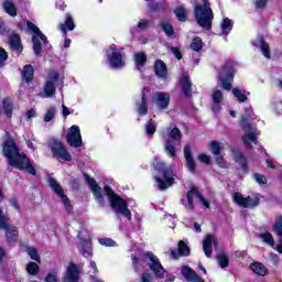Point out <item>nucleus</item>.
I'll use <instances>...</instances> for the list:
<instances>
[{
  "mask_svg": "<svg viewBox=\"0 0 282 282\" xmlns=\"http://www.w3.org/2000/svg\"><path fill=\"white\" fill-rule=\"evenodd\" d=\"M149 96H151V88L145 87L142 90L141 100L137 102V111L140 116H147V111H149L148 100Z\"/></svg>",
  "mask_w": 282,
  "mask_h": 282,
  "instance_id": "nucleus-19",
  "label": "nucleus"
},
{
  "mask_svg": "<svg viewBox=\"0 0 282 282\" xmlns=\"http://www.w3.org/2000/svg\"><path fill=\"white\" fill-rule=\"evenodd\" d=\"M253 1L258 10H263V8H265V3H268V0H253Z\"/></svg>",
  "mask_w": 282,
  "mask_h": 282,
  "instance_id": "nucleus-59",
  "label": "nucleus"
},
{
  "mask_svg": "<svg viewBox=\"0 0 282 282\" xmlns=\"http://www.w3.org/2000/svg\"><path fill=\"white\" fill-rule=\"evenodd\" d=\"M212 111L213 113H219L221 111V102H224V91L214 90L212 94Z\"/></svg>",
  "mask_w": 282,
  "mask_h": 282,
  "instance_id": "nucleus-22",
  "label": "nucleus"
},
{
  "mask_svg": "<svg viewBox=\"0 0 282 282\" xmlns=\"http://www.w3.org/2000/svg\"><path fill=\"white\" fill-rule=\"evenodd\" d=\"M274 232L282 238V216H276L273 224Z\"/></svg>",
  "mask_w": 282,
  "mask_h": 282,
  "instance_id": "nucleus-44",
  "label": "nucleus"
},
{
  "mask_svg": "<svg viewBox=\"0 0 282 282\" xmlns=\"http://www.w3.org/2000/svg\"><path fill=\"white\" fill-rule=\"evenodd\" d=\"M145 257L148 259V265L153 274L158 279H163L164 274H166V269H164L162 262H160V258H158V256L153 254L151 251L147 252Z\"/></svg>",
  "mask_w": 282,
  "mask_h": 282,
  "instance_id": "nucleus-11",
  "label": "nucleus"
},
{
  "mask_svg": "<svg viewBox=\"0 0 282 282\" xmlns=\"http://www.w3.org/2000/svg\"><path fill=\"white\" fill-rule=\"evenodd\" d=\"M141 282H153V275L150 273H143L141 275Z\"/></svg>",
  "mask_w": 282,
  "mask_h": 282,
  "instance_id": "nucleus-60",
  "label": "nucleus"
},
{
  "mask_svg": "<svg viewBox=\"0 0 282 282\" xmlns=\"http://www.w3.org/2000/svg\"><path fill=\"white\" fill-rule=\"evenodd\" d=\"M26 271L29 272V274H32L33 276L39 274V264H36V262H30L26 265Z\"/></svg>",
  "mask_w": 282,
  "mask_h": 282,
  "instance_id": "nucleus-51",
  "label": "nucleus"
},
{
  "mask_svg": "<svg viewBox=\"0 0 282 282\" xmlns=\"http://www.w3.org/2000/svg\"><path fill=\"white\" fill-rule=\"evenodd\" d=\"M217 260H218L220 268H228L229 260H228V256L226 253H219L217 256Z\"/></svg>",
  "mask_w": 282,
  "mask_h": 282,
  "instance_id": "nucleus-50",
  "label": "nucleus"
},
{
  "mask_svg": "<svg viewBox=\"0 0 282 282\" xmlns=\"http://www.w3.org/2000/svg\"><path fill=\"white\" fill-rule=\"evenodd\" d=\"M161 28L163 32L169 36L170 39H175V31L173 30V25L167 20H163L161 22Z\"/></svg>",
  "mask_w": 282,
  "mask_h": 282,
  "instance_id": "nucleus-36",
  "label": "nucleus"
},
{
  "mask_svg": "<svg viewBox=\"0 0 282 282\" xmlns=\"http://www.w3.org/2000/svg\"><path fill=\"white\" fill-rule=\"evenodd\" d=\"M260 239L263 241V243H267V246H274V237H272V234L270 231H263L260 234Z\"/></svg>",
  "mask_w": 282,
  "mask_h": 282,
  "instance_id": "nucleus-42",
  "label": "nucleus"
},
{
  "mask_svg": "<svg viewBox=\"0 0 282 282\" xmlns=\"http://www.w3.org/2000/svg\"><path fill=\"white\" fill-rule=\"evenodd\" d=\"M199 162H203V164H210V155L207 154H200L198 155Z\"/></svg>",
  "mask_w": 282,
  "mask_h": 282,
  "instance_id": "nucleus-58",
  "label": "nucleus"
},
{
  "mask_svg": "<svg viewBox=\"0 0 282 282\" xmlns=\"http://www.w3.org/2000/svg\"><path fill=\"white\" fill-rule=\"evenodd\" d=\"M24 252H26L33 261H37V263L41 262V258L39 257V250H36V248L25 246L24 247Z\"/></svg>",
  "mask_w": 282,
  "mask_h": 282,
  "instance_id": "nucleus-41",
  "label": "nucleus"
},
{
  "mask_svg": "<svg viewBox=\"0 0 282 282\" xmlns=\"http://www.w3.org/2000/svg\"><path fill=\"white\" fill-rule=\"evenodd\" d=\"M0 112L4 113L7 118H12V101L10 99H3Z\"/></svg>",
  "mask_w": 282,
  "mask_h": 282,
  "instance_id": "nucleus-37",
  "label": "nucleus"
},
{
  "mask_svg": "<svg viewBox=\"0 0 282 282\" xmlns=\"http://www.w3.org/2000/svg\"><path fill=\"white\" fill-rule=\"evenodd\" d=\"M149 20H141L137 26H133L132 29H130V34H132L133 36H137L138 32H140V30H147V28H149Z\"/></svg>",
  "mask_w": 282,
  "mask_h": 282,
  "instance_id": "nucleus-40",
  "label": "nucleus"
},
{
  "mask_svg": "<svg viewBox=\"0 0 282 282\" xmlns=\"http://www.w3.org/2000/svg\"><path fill=\"white\" fill-rule=\"evenodd\" d=\"M64 76L58 73V70H50L45 85H44V94L45 98H54V94H56V87H63Z\"/></svg>",
  "mask_w": 282,
  "mask_h": 282,
  "instance_id": "nucleus-8",
  "label": "nucleus"
},
{
  "mask_svg": "<svg viewBox=\"0 0 282 282\" xmlns=\"http://www.w3.org/2000/svg\"><path fill=\"white\" fill-rule=\"evenodd\" d=\"M0 230H6L8 241H17V239H19V229L17 227L8 226V223L6 221V214H3V212H0Z\"/></svg>",
  "mask_w": 282,
  "mask_h": 282,
  "instance_id": "nucleus-15",
  "label": "nucleus"
},
{
  "mask_svg": "<svg viewBox=\"0 0 282 282\" xmlns=\"http://www.w3.org/2000/svg\"><path fill=\"white\" fill-rule=\"evenodd\" d=\"M155 124H153V120H150L147 124H145V133L147 135H153L155 133Z\"/></svg>",
  "mask_w": 282,
  "mask_h": 282,
  "instance_id": "nucleus-54",
  "label": "nucleus"
},
{
  "mask_svg": "<svg viewBox=\"0 0 282 282\" xmlns=\"http://www.w3.org/2000/svg\"><path fill=\"white\" fill-rule=\"evenodd\" d=\"M84 180H86L99 206H105V198L102 197V188L98 186V183H96V180L91 178L88 174H84Z\"/></svg>",
  "mask_w": 282,
  "mask_h": 282,
  "instance_id": "nucleus-16",
  "label": "nucleus"
},
{
  "mask_svg": "<svg viewBox=\"0 0 282 282\" xmlns=\"http://www.w3.org/2000/svg\"><path fill=\"white\" fill-rule=\"evenodd\" d=\"M63 282H78V267L76 264L70 263L68 265Z\"/></svg>",
  "mask_w": 282,
  "mask_h": 282,
  "instance_id": "nucleus-24",
  "label": "nucleus"
},
{
  "mask_svg": "<svg viewBox=\"0 0 282 282\" xmlns=\"http://www.w3.org/2000/svg\"><path fill=\"white\" fill-rule=\"evenodd\" d=\"M235 78V64L227 62L223 67L218 76V85L226 91L232 89V80Z\"/></svg>",
  "mask_w": 282,
  "mask_h": 282,
  "instance_id": "nucleus-10",
  "label": "nucleus"
},
{
  "mask_svg": "<svg viewBox=\"0 0 282 282\" xmlns=\"http://www.w3.org/2000/svg\"><path fill=\"white\" fill-rule=\"evenodd\" d=\"M232 94L237 98L238 102H246L248 97L239 88H234Z\"/></svg>",
  "mask_w": 282,
  "mask_h": 282,
  "instance_id": "nucleus-47",
  "label": "nucleus"
},
{
  "mask_svg": "<svg viewBox=\"0 0 282 282\" xmlns=\"http://www.w3.org/2000/svg\"><path fill=\"white\" fill-rule=\"evenodd\" d=\"M269 259L271 262H273L274 265H276L279 263V256L274 254V253H271L269 256Z\"/></svg>",
  "mask_w": 282,
  "mask_h": 282,
  "instance_id": "nucleus-64",
  "label": "nucleus"
},
{
  "mask_svg": "<svg viewBox=\"0 0 282 282\" xmlns=\"http://www.w3.org/2000/svg\"><path fill=\"white\" fill-rule=\"evenodd\" d=\"M181 87L184 91L185 96H191V93L193 91L192 87L193 84L191 83V79H188V75L184 74L181 79Z\"/></svg>",
  "mask_w": 282,
  "mask_h": 282,
  "instance_id": "nucleus-33",
  "label": "nucleus"
},
{
  "mask_svg": "<svg viewBox=\"0 0 282 282\" xmlns=\"http://www.w3.org/2000/svg\"><path fill=\"white\" fill-rule=\"evenodd\" d=\"M171 52H172L173 55H175L177 61H182V53L180 52V48L171 47Z\"/></svg>",
  "mask_w": 282,
  "mask_h": 282,
  "instance_id": "nucleus-61",
  "label": "nucleus"
},
{
  "mask_svg": "<svg viewBox=\"0 0 282 282\" xmlns=\"http://www.w3.org/2000/svg\"><path fill=\"white\" fill-rule=\"evenodd\" d=\"M234 202L242 208H256L261 202V195L243 197L241 193H235Z\"/></svg>",
  "mask_w": 282,
  "mask_h": 282,
  "instance_id": "nucleus-12",
  "label": "nucleus"
},
{
  "mask_svg": "<svg viewBox=\"0 0 282 282\" xmlns=\"http://www.w3.org/2000/svg\"><path fill=\"white\" fill-rule=\"evenodd\" d=\"M51 151L53 153V158H59V160H63L64 162H70L72 161V154L65 149V145L61 141L53 140L50 143Z\"/></svg>",
  "mask_w": 282,
  "mask_h": 282,
  "instance_id": "nucleus-14",
  "label": "nucleus"
},
{
  "mask_svg": "<svg viewBox=\"0 0 282 282\" xmlns=\"http://www.w3.org/2000/svg\"><path fill=\"white\" fill-rule=\"evenodd\" d=\"M22 78L25 83H31L32 78H34V67H32V65L24 66L22 70Z\"/></svg>",
  "mask_w": 282,
  "mask_h": 282,
  "instance_id": "nucleus-39",
  "label": "nucleus"
},
{
  "mask_svg": "<svg viewBox=\"0 0 282 282\" xmlns=\"http://www.w3.org/2000/svg\"><path fill=\"white\" fill-rule=\"evenodd\" d=\"M26 28L31 32H33L32 43H33V52L35 56H41V52L43 50V45H47V36L41 32V29L36 26L34 23L26 21Z\"/></svg>",
  "mask_w": 282,
  "mask_h": 282,
  "instance_id": "nucleus-9",
  "label": "nucleus"
},
{
  "mask_svg": "<svg viewBox=\"0 0 282 282\" xmlns=\"http://www.w3.org/2000/svg\"><path fill=\"white\" fill-rule=\"evenodd\" d=\"M134 65L135 69L138 72H142L144 69V66L147 65V53L144 52H139L134 54Z\"/></svg>",
  "mask_w": 282,
  "mask_h": 282,
  "instance_id": "nucleus-30",
  "label": "nucleus"
},
{
  "mask_svg": "<svg viewBox=\"0 0 282 282\" xmlns=\"http://www.w3.org/2000/svg\"><path fill=\"white\" fill-rule=\"evenodd\" d=\"M181 272L186 281L195 282V280L197 279V273L194 272L193 269H191L189 267H183Z\"/></svg>",
  "mask_w": 282,
  "mask_h": 282,
  "instance_id": "nucleus-38",
  "label": "nucleus"
},
{
  "mask_svg": "<svg viewBox=\"0 0 282 282\" xmlns=\"http://www.w3.org/2000/svg\"><path fill=\"white\" fill-rule=\"evenodd\" d=\"M100 246H106L107 248H113L116 242L111 238H101L99 239Z\"/></svg>",
  "mask_w": 282,
  "mask_h": 282,
  "instance_id": "nucleus-53",
  "label": "nucleus"
},
{
  "mask_svg": "<svg viewBox=\"0 0 282 282\" xmlns=\"http://www.w3.org/2000/svg\"><path fill=\"white\" fill-rule=\"evenodd\" d=\"M164 140L165 153H167L169 158L175 159L177 147L182 144V131H180V128H176L174 124H170L166 129V133L164 134Z\"/></svg>",
  "mask_w": 282,
  "mask_h": 282,
  "instance_id": "nucleus-2",
  "label": "nucleus"
},
{
  "mask_svg": "<svg viewBox=\"0 0 282 282\" xmlns=\"http://www.w3.org/2000/svg\"><path fill=\"white\" fill-rule=\"evenodd\" d=\"M232 20L224 18L223 23L220 24V36H224L225 41H228V35L230 34V32H232Z\"/></svg>",
  "mask_w": 282,
  "mask_h": 282,
  "instance_id": "nucleus-29",
  "label": "nucleus"
},
{
  "mask_svg": "<svg viewBox=\"0 0 282 282\" xmlns=\"http://www.w3.org/2000/svg\"><path fill=\"white\" fill-rule=\"evenodd\" d=\"M213 246L214 248H217L218 242L217 238L215 236H206L205 239L203 240V250L205 256L210 259L213 257Z\"/></svg>",
  "mask_w": 282,
  "mask_h": 282,
  "instance_id": "nucleus-21",
  "label": "nucleus"
},
{
  "mask_svg": "<svg viewBox=\"0 0 282 282\" xmlns=\"http://www.w3.org/2000/svg\"><path fill=\"white\" fill-rule=\"evenodd\" d=\"M104 192L110 199L112 210H115L117 215H122V217H126V219L131 221V210L129 209V204H131V200L120 198V196L116 195L113 189H111L109 186H105Z\"/></svg>",
  "mask_w": 282,
  "mask_h": 282,
  "instance_id": "nucleus-3",
  "label": "nucleus"
},
{
  "mask_svg": "<svg viewBox=\"0 0 282 282\" xmlns=\"http://www.w3.org/2000/svg\"><path fill=\"white\" fill-rule=\"evenodd\" d=\"M55 116H56V107L48 108L46 110V113L44 115V122H52Z\"/></svg>",
  "mask_w": 282,
  "mask_h": 282,
  "instance_id": "nucleus-48",
  "label": "nucleus"
},
{
  "mask_svg": "<svg viewBox=\"0 0 282 282\" xmlns=\"http://www.w3.org/2000/svg\"><path fill=\"white\" fill-rule=\"evenodd\" d=\"M79 252L83 257H93L91 238L87 237L79 243Z\"/></svg>",
  "mask_w": 282,
  "mask_h": 282,
  "instance_id": "nucleus-26",
  "label": "nucleus"
},
{
  "mask_svg": "<svg viewBox=\"0 0 282 282\" xmlns=\"http://www.w3.org/2000/svg\"><path fill=\"white\" fill-rule=\"evenodd\" d=\"M193 197H197V199L200 200V203L205 208H210V204L208 203V200H206V198H204V196H202V194H199V191H197V187H192L191 191L186 193L187 208L189 210H193L195 208V204L193 203Z\"/></svg>",
  "mask_w": 282,
  "mask_h": 282,
  "instance_id": "nucleus-18",
  "label": "nucleus"
},
{
  "mask_svg": "<svg viewBox=\"0 0 282 282\" xmlns=\"http://www.w3.org/2000/svg\"><path fill=\"white\" fill-rule=\"evenodd\" d=\"M272 110L274 111V113H276V116H281V113H282V101L272 104Z\"/></svg>",
  "mask_w": 282,
  "mask_h": 282,
  "instance_id": "nucleus-57",
  "label": "nucleus"
},
{
  "mask_svg": "<svg viewBox=\"0 0 282 282\" xmlns=\"http://www.w3.org/2000/svg\"><path fill=\"white\" fill-rule=\"evenodd\" d=\"M174 14L178 19V21H182V22L186 21L187 13L184 7H177L174 10Z\"/></svg>",
  "mask_w": 282,
  "mask_h": 282,
  "instance_id": "nucleus-45",
  "label": "nucleus"
},
{
  "mask_svg": "<svg viewBox=\"0 0 282 282\" xmlns=\"http://www.w3.org/2000/svg\"><path fill=\"white\" fill-rule=\"evenodd\" d=\"M2 8L7 14L10 17H17V7L14 6V2L12 0H4L2 2Z\"/></svg>",
  "mask_w": 282,
  "mask_h": 282,
  "instance_id": "nucleus-34",
  "label": "nucleus"
},
{
  "mask_svg": "<svg viewBox=\"0 0 282 282\" xmlns=\"http://www.w3.org/2000/svg\"><path fill=\"white\" fill-rule=\"evenodd\" d=\"M48 185L54 191V193L62 199V203L64 204L65 209L68 213H72V204L69 203V198L67 195H65V189H63V186L58 181H56L54 177H48Z\"/></svg>",
  "mask_w": 282,
  "mask_h": 282,
  "instance_id": "nucleus-13",
  "label": "nucleus"
},
{
  "mask_svg": "<svg viewBox=\"0 0 282 282\" xmlns=\"http://www.w3.org/2000/svg\"><path fill=\"white\" fill-rule=\"evenodd\" d=\"M74 28H76V25L74 24V20L72 19V15L67 14L65 23L59 24V30L64 34H67V30H69L72 32V30H74Z\"/></svg>",
  "mask_w": 282,
  "mask_h": 282,
  "instance_id": "nucleus-35",
  "label": "nucleus"
},
{
  "mask_svg": "<svg viewBox=\"0 0 282 282\" xmlns=\"http://www.w3.org/2000/svg\"><path fill=\"white\" fill-rule=\"evenodd\" d=\"M106 58L111 69H122L127 65L124 48L111 44L106 48Z\"/></svg>",
  "mask_w": 282,
  "mask_h": 282,
  "instance_id": "nucleus-7",
  "label": "nucleus"
},
{
  "mask_svg": "<svg viewBox=\"0 0 282 282\" xmlns=\"http://www.w3.org/2000/svg\"><path fill=\"white\" fill-rule=\"evenodd\" d=\"M154 72L158 78L165 79L169 76V70L166 69V64L162 62V59H156L154 63Z\"/></svg>",
  "mask_w": 282,
  "mask_h": 282,
  "instance_id": "nucleus-27",
  "label": "nucleus"
},
{
  "mask_svg": "<svg viewBox=\"0 0 282 282\" xmlns=\"http://www.w3.org/2000/svg\"><path fill=\"white\" fill-rule=\"evenodd\" d=\"M253 45H256L257 47H260L261 53L263 54V56L268 59L271 58L270 55V44L265 43V41H263V37H258V40L253 43Z\"/></svg>",
  "mask_w": 282,
  "mask_h": 282,
  "instance_id": "nucleus-31",
  "label": "nucleus"
},
{
  "mask_svg": "<svg viewBox=\"0 0 282 282\" xmlns=\"http://www.w3.org/2000/svg\"><path fill=\"white\" fill-rule=\"evenodd\" d=\"M6 61H8V52L4 48H0V67H3Z\"/></svg>",
  "mask_w": 282,
  "mask_h": 282,
  "instance_id": "nucleus-56",
  "label": "nucleus"
},
{
  "mask_svg": "<svg viewBox=\"0 0 282 282\" xmlns=\"http://www.w3.org/2000/svg\"><path fill=\"white\" fill-rule=\"evenodd\" d=\"M10 47L15 52V54H21L23 52V46L21 45V36L19 34H12L9 39Z\"/></svg>",
  "mask_w": 282,
  "mask_h": 282,
  "instance_id": "nucleus-28",
  "label": "nucleus"
},
{
  "mask_svg": "<svg viewBox=\"0 0 282 282\" xmlns=\"http://www.w3.org/2000/svg\"><path fill=\"white\" fill-rule=\"evenodd\" d=\"M194 14L197 24L203 28V30H210L213 28V9L210 8V2L208 0H203V3L196 6L194 9Z\"/></svg>",
  "mask_w": 282,
  "mask_h": 282,
  "instance_id": "nucleus-4",
  "label": "nucleus"
},
{
  "mask_svg": "<svg viewBox=\"0 0 282 282\" xmlns=\"http://www.w3.org/2000/svg\"><path fill=\"white\" fill-rule=\"evenodd\" d=\"M46 282H57L58 281V273L56 270H52L48 272V274L45 276Z\"/></svg>",
  "mask_w": 282,
  "mask_h": 282,
  "instance_id": "nucleus-52",
  "label": "nucleus"
},
{
  "mask_svg": "<svg viewBox=\"0 0 282 282\" xmlns=\"http://www.w3.org/2000/svg\"><path fill=\"white\" fill-rule=\"evenodd\" d=\"M252 108H246V116L242 117L240 121V127L245 132L242 137V142L246 147H250V144H257V135H259V131L257 127L250 124V118H252Z\"/></svg>",
  "mask_w": 282,
  "mask_h": 282,
  "instance_id": "nucleus-6",
  "label": "nucleus"
},
{
  "mask_svg": "<svg viewBox=\"0 0 282 282\" xmlns=\"http://www.w3.org/2000/svg\"><path fill=\"white\" fill-rule=\"evenodd\" d=\"M89 268H90V270H89L90 274H97L98 273V267L96 265L95 261H90Z\"/></svg>",
  "mask_w": 282,
  "mask_h": 282,
  "instance_id": "nucleus-62",
  "label": "nucleus"
},
{
  "mask_svg": "<svg viewBox=\"0 0 282 282\" xmlns=\"http://www.w3.org/2000/svg\"><path fill=\"white\" fill-rule=\"evenodd\" d=\"M3 153L7 158L9 165L18 169L19 171H26L30 175H36L34 165L30 163V159L17 148L12 140H8L3 145Z\"/></svg>",
  "mask_w": 282,
  "mask_h": 282,
  "instance_id": "nucleus-1",
  "label": "nucleus"
},
{
  "mask_svg": "<svg viewBox=\"0 0 282 282\" xmlns=\"http://www.w3.org/2000/svg\"><path fill=\"white\" fill-rule=\"evenodd\" d=\"M234 160L242 166V169H246L248 166V161L246 160V156H243V153L240 151H235L234 152Z\"/></svg>",
  "mask_w": 282,
  "mask_h": 282,
  "instance_id": "nucleus-43",
  "label": "nucleus"
},
{
  "mask_svg": "<svg viewBox=\"0 0 282 282\" xmlns=\"http://www.w3.org/2000/svg\"><path fill=\"white\" fill-rule=\"evenodd\" d=\"M153 102L159 109H167L171 104V95L169 93L156 91L153 95Z\"/></svg>",
  "mask_w": 282,
  "mask_h": 282,
  "instance_id": "nucleus-20",
  "label": "nucleus"
},
{
  "mask_svg": "<svg viewBox=\"0 0 282 282\" xmlns=\"http://www.w3.org/2000/svg\"><path fill=\"white\" fill-rule=\"evenodd\" d=\"M191 254V249L184 241L178 242V249L171 250L172 259H180V257H188Z\"/></svg>",
  "mask_w": 282,
  "mask_h": 282,
  "instance_id": "nucleus-23",
  "label": "nucleus"
},
{
  "mask_svg": "<svg viewBox=\"0 0 282 282\" xmlns=\"http://www.w3.org/2000/svg\"><path fill=\"white\" fill-rule=\"evenodd\" d=\"M209 148L214 155H219L221 153V143L217 141H212Z\"/></svg>",
  "mask_w": 282,
  "mask_h": 282,
  "instance_id": "nucleus-49",
  "label": "nucleus"
},
{
  "mask_svg": "<svg viewBox=\"0 0 282 282\" xmlns=\"http://www.w3.org/2000/svg\"><path fill=\"white\" fill-rule=\"evenodd\" d=\"M67 143L74 149L83 147V137L80 135V128L78 126H73L67 133Z\"/></svg>",
  "mask_w": 282,
  "mask_h": 282,
  "instance_id": "nucleus-17",
  "label": "nucleus"
},
{
  "mask_svg": "<svg viewBox=\"0 0 282 282\" xmlns=\"http://www.w3.org/2000/svg\"><path fill=\"white\" fill-rule=\"evenodd\" d=\"M253 180H254L258 184H260V186L263 185V184H268V178H265L264 175L259 174V173H254V174H253Z\"/></svg>",
  "mask_w": 282,
  "mask_h": 282,
  "instance_id": "nucleus-55",
  "label": "nucleus"
},
{
  "mask_svg": "<svg viewBox=\"0 0 282 282\" xmlns=\"http://www.w3.org/2000/svg\"><path fill=\"white\" fill-rule=\"evenodd\" d=\"M155 170L159 174L154 176V180L160 191H166L169 186H173L175 182V173H173V169L170 165H166L164 162H160L156 163Z\"/></svg>",
  "mask_w": 282,
  "mask_h": 282,
  "instance_id": "nucleus-5",
  "label": "nucleus"
},
{
  "mask_svg": "<svg viewBox=\"0 0 282 282\" xmlns=\"http://www.w3.org/2000/svg\"><path fill=\"white\" fill-rule=\"evenodd\" d=\"M184 158L186 161L187 170L191 171V173H195L197 165L195 164V159H193V153L191 152V145H185Z\"/></svg>",
  "mask_w": 282,
  "mask_h": 282,
  "instance_id": "nucleus-25",
  "label": "nucleus"
},
{
  "mask_svg": "<svg viewBox=\"0 0 282 282\" xmlns=\"http://www.w3.org/2000/svg\"><path fill=\"white\" fill-rule=\"evenodd\" d=\"M0 34H8V26H6V23H3L1 19H0Z\"/></svg>",
  "mask_w": 282,
  "mask_h": 282,
  "instance_id": "nucleus-63",
  "label": "nucleus"
},
{
  "mask_svg": "<svg viewBox=\"0 0 282 282\" xmlns=\"http://www.w3.org/2000/svg\"><path fill=\"white\" fill-rule=\"evenodd\" d=\"M250 270H252L253 274H257V276H265V274H268V268L261 262L251 263Z\"/></svg>",
  "mask_w": 282,
  "mask_h": 282,
  "instance_id": "nucleus-32",
  "label": "nucleus"
},
{
  "mask_svg": "<svg viewBox=\"0 0 282 282\" xmlns=\"http://www.w3.org/2000/svg\"><path fill=\"white\" fill-rule=\"evenodd\" d=\"M191 47L194 50V52H199L202 47H204V42L196 36L192 40Z\"/></svg>",
  "mask_w": 282,
  "mask_h": 282,
  "instance_id": "nucleus-46",
  "label": "nucleus"
}]
</instances>
